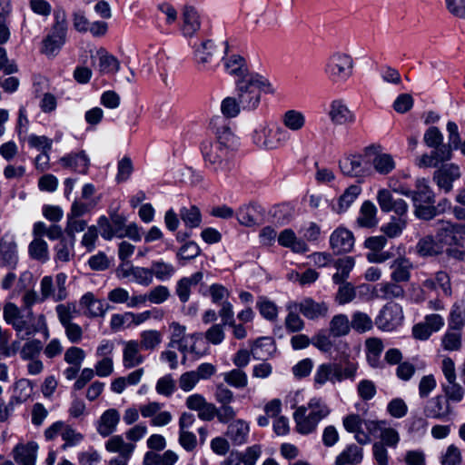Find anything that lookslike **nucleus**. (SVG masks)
<instances>
[{
  "mask_svg": "<svg viewBox=\"0 0 465 465\" xmlns=\"http://www.w3.org/2000/svg\"><path fill=\"white\" fill-rule=\"evenodd\" d=\"M239 144V139L229 127L218 129L214 140H206L201 145L205 165L215 174L227 176L234 169Z\"/></svg>",
  "mask_w": 465,
  "mask_h": 465,
  "instance_id": "nucleus-1",
  "label": "nucleus"
},
{
  "mask_svg": "<svg viewBox=\"0 0 465 465\" xmlns=\"http://www.w3.org/2000/svg\"><path fill=\"white\" fill-rule=\"evenodd\" d=\"M236 95L242 105V110L252 111L256 109L261 102V95L273 94L272 84L258 74H245L236 80Z\"/></svg>",
  "mask_w": 465,
  "mask_h": 465,
  "instance_id": "nucleus-2",
  "label": "nucleus"
},
{
  "mask_svg": "<svg viewBox=\"0 0 465 465\" xmlns=\"http://www.w3.org/2000/svg\"><path fill=\"white\" fill-rule=\"evenodd\" d=\"M3 318L8 325L13 327L17 336H20L22 333H25L26 336H32L42 331H45V336L48 335L45 317L43 314L35 318L33 312L29 310L25 318L20 309L13 302H6L4 305Z\"/></svg>",
  "mask_w": 465,
  "mask_h": 465,
  "instance_id": "nucleus-3",
  "label": "nucleus"
},
{
  "mask_svg": "<svg viewBox=\"0 0 465 465\" xmlns=\"http://www.w3.org/2000/svg\"><path fill=\"white\" fill-rule=\"evenodd\" d=\"M358 369V362L351 360L322 363L315 370L313 386L315 389H321L327 382L335 384L345 380L354 381L357 377Z\"/></svg>",
  "mask_w": 465,
  "mask_h": 465,
  "instance_id": "nucleus-4",
  "label": "nucleus"
},
{
  "mask_svg": "<svg viewBox=\"0 0 465 465\" xmlns=\"http://www.w3.org/2000/svg\"><path fill=\"white\" fill-rule=\"evenodd\" d=\"M330 413V407L322 398H312L307 406L298 407L293 413L296 430L302 435L314 432L321 420Z\"/></svg>",
  "mask_w": 465,
  "mask_h": 465,
  "instance_id": "nucleus-5",
  "label": "nucleus"
},
{
  "mask_svg": "<svg viewBox=\"0 0 465 465\" xmlns=\"http://www.w3.org/2000/svg\"><path fill=\"white\" fill-rule=\"evenodd\" d=\"M436 239L441 251L456 259H462L465 246V225L452 223L449 221L439 220L435 223Z\"/></svg>",
  "mask_w": 465,
  "mask_h": 465,
  "instance_id": "nucleus-6",
  "label": "nucleus"
},
{
  "mask_svg": "<svg viewBox=\"0 0 465 465\" xmlns=\"http://www.w3.org/2000/svg\"><path fill=\"white\" fill-rule=\"evenodd\" d=\"M291 135L282 126H272L267 122H262L255 125L252 134V143L261 150H278L288 143Z\"/></svg>",
  "mask_w": 465,
  "mask_h": 465,
  "instance_id": "nucleus-7",
  "label": "nucleus"
},
{
  "mask_svg": "<svg viewBox=\"0 0 465 465\" xmlns=\"http://www.w3.org/2000/svg\"><path fill=\"white\" fill-rule=\"evenodd\" d=\"M54 24L42 41L41 52L46 56H55L66 42L67 19L63 9H56L54 12Z\"/></svg>",
  "mask_w": 465,
  "mask_h": 465,
  "instance_id": "nucleus-8",
  "label": "nucleus"
},
{
  "mask_svg": "<svg viewBox=\"0 0 465 465\" xmlns=\"http://www.w3.org/2000/svg\"><path fill=\"white\" fill-rule=\"evenodd\" d=\"M353 58L343 52H335L327 59L324 73L333 83H344L353 72Z\"/></svg>",
  "mask_w": 465,
  "mask_h": 465,
  "instance_id": "nucleus-9",
  "label": "nucleus"
},
{
  "mask_svg": "<svg viewBox=\"0 0 465 465\" xmlns=\"http://www.w3.org/2000/svg\"><path fill=\"white\" fill-rule=\"evenodd\" d=\"M193 57L199 70L213 71L219 66L226 47L219 48L212 40H205L193 46Z\"/></svg>",
  "mask_w": 465,
  "mask_h": 465,
  "instance_id": "nucleus-10",
  "label": "nucleus"
},
{
  "mask_svg": "<svg viewBox=\"0 0 465 465\" xmlns=\"http://www.w3.org/2000/svg\"><path fill=\"white\" fill-rule=\"evenodd\" d=\"M402 307L398 303H387L380 311L375 319L377 327L385 331H391L401 325L403 322Z\"/></svg>",
  "mask_w": 465,
  "mask_h": 465,
  "instance_id": "nucleus-11",
  "label": "nucleus"
},
{
  "mask_svg": "<svg viewBox=\"0 0 465 465\" xmlns=\"http://www.w3.org/2000/svg\"><path fill=\"white\" fill-rule=\"evenodd\" d=\"M66 279L64 272L56 274L54 281L51 276H45L40 282L43 299L53 298L55 302L64 300L67 296Z\"/></svg>",
  "mask_w": 465,
  "mask_h": 465,
  "instance_id": "nucleus-12",
  "label": "nucleus"
},
{
  "mask_svg": "<svg viewBox=\"0 0 465 465\" xmlns=\"http://www.w3.org/2000/svg\"><path fill=\"white\" fill-rule=\"evenodd\" d=\"M461 175L460 166L455 163H443L433 173V181L440 190L450 193L453 188V183Z\"/></svg>",
  "mask_w": 465,
  "mask_h": 465,
  "instance_id": "nucleus-13",
  "label": "nucleus"
},
{
  "mask_svg": "<svg viewBox=\"0 0 465 465\" xmlns=\"http://www.w3.org/2000/svg\"><path fill=\"white\" fill-rule=\"evenodd\" d=\"M451 413V407L442 395H437L428 400L423 408L426 418L444 420Z\"/></svg>",
  "mask_w": 465,
  "mask_h": 465,
  "instance_id": "nucleus-14",
  "label": "nucleus"
},
{
  "mask_svg": "<svg viewBox=\"0 0 465 465\" xmlns=\"http://www.w3.org/2000/svg\"><path fill=\"white\" fill-rule=\"evenodd\" d=\"M377 202L384 213L394 212L399 216H404L408 212L407 203L402 199H394L387 189L378 191Z\"/></svg>",
  "mask_w": 465,
  "mask_h": 465,
  "instance_id": "nucleus-15",
  "label": "nucleus"
},
{
  "mask_svg": "<svg viewBox=\"0 0 465 465\" xmlns=\"http://www.w3.org/2000/svg\"><path fill=\"white\" fill-rule=\"evenodd\" d=\"M293 307L309 320L325 317L329 312V306L325 302H317L312 298H305L299 303L294 302Z\"/></svg>",
  "mask_w": 465,
  "mask_h": 465,
  "instance_id": "nucleus-16",
  "label": "nucleus"
},
{
  "mask_svg": "<svg viewBox=\"0 0 465 465\" xmlns=\"http://www.w3.org/2000/svg\"><path fill=\"white\" fill-rule=\"evenodd\" d=\"M201 28L200 15L195 7L185 5L182 12L181 33L184 37H193Z\"/></svg>",
  "mask_w": 465,
  "mask_h": 465,
  "instance_id": "nucleus-17",
  "label": "nucleus"
},
{
  "mask_svg": "<svg viewBox=\"0 0 465 465\" xmlns=\"http://www.w3.org/2000/svg\"><path fill=\"white\" fill-rule=\"evenodd\" d=\"M328 115L335 125H347L355 121L354 114L341 100H334L331 103Z\"/></svg>",
  "mask_w": 465,
  "mask_h": 465,
  "instance_id": "nucleus-18",
  "label": "nucleus"
},
{
  "mask_svg": "<svg viewBox=\"0 0 465 465\" xmlns=\"http://www.w3.org/2000/svg\"><path fill=\"white\" fill-rule=\"evenodd\" d=\"M120 419V412L116 409L111 408L104 411L96 422L98 434L104 438L112 435L116 430Z\"/></svg>",
  "mask_w": 465,
  "mask_h": 465,
  "instance_id": "nucleus-19",
  "label": "nucleus"
},
{
  "mask_svg": "<svg viewBox=\"0 0 465 465\" xmlns=\"http://www.w3.org/2000/svg\"><path fill=\"white\" fill-rule=\"evenodd\" d=\"M405 196L411 197L413 204H418L419 203L432 204L435 202L434 192L426 178H418L415 182V189H409V193H406Z\"/></svg>",
  "mask_w": 465,
  "mask_h": 465,
  "instance_id": "nucleus-20",
  "label": "nucleus"
},
{
  "mask_svg": "<svg viewBox=\"0 0 465 465\" xmlns=\"http://www.w3.org/2000/svg\"><path fill=\"white\" fill-rule=\"evenodd\" d=\"M452 157L450 147L440 146L430 153H424L416 159V165L419 168L436 167L439 163L447 162Z\"/></svg>",
  "mask_w": 465,
  "mask_h": 465,
  "instance_id": "nucleus-21",
  "label": "nucleus"
},
{
  "mask_svg": "<svg viewBox=\"0 0 465 465\" xmlns=\"http://www.w3.org/2000/svg\"><path fill=\"white\" fill-rule=\"evenodd\" d=\"M249 433V423L244 420L237 419L229 423L225 435L233 445L241 446L248 441Z\"/></svg>",
  "mask_w": 465,
  "mask_h": 465,
  "instance_id": "nucleus-22",
  "label": "nucleus"
},
{
  "mask_svg": "<svg viewBox=\"0 0 465 465\" xmlns=\"http://www.w3.org/2000/svg\"><path fill=\"white\" fill-rule=\"evenodd\" d=\"M421 287L429 292H440L445 296L451 295V285L449 275L445 272H438L433 277L422 282Z\"/></svg>",
  "mask_w": 465,
  "mask_h": 465,
  "instance_id": "nucleus-23",
  "label": "nucleus"
},
{
  "mask_svg": "<svg viewBox=\"0 0 465 465\" xmlns=\"http://www.w3.org/2000/svg\"><path fill=\"white\" fill-rule=\"evenodd\" d=\"M330 244L337 253L348 252L353 248L354 237L349 230L338 228L331 234Z\"/></svg>",
  "mask_w": 465,
  "mask_h": 465,
  "instance_id": "nucleus-24",
  "label": "nucleus"
},
{
  "mask_svg": "<svg viewBox=\"0 0 465 465\" xmlns=\"http://www.w3.org/2000/svg\"><path fill=\"white\" fill-rule=\"evenodd\" d=\"M141 347L135 340L124 342L123 366L125 369H133L144 361V357L140 352Z\"/></svg>",
  "mask_w": 465,
  "mask_h": 465,
  "instance_id": "nucleus-25",
  "label": "nucleus"
},
{
  "mask_svg": "<svg viewBox=\"0 0 465 465\" xmlns=\"http://www.w3.org/2000/svg\"><path fill=\"white\" fill-rule=\"evenodd\" d=\"M18 262L17 245L13 239L0 240V266L15 269Z\"/></svg>",
  "mask_w": 465,
  "mask_h": 465,
  "instance_id": "nucleus-26",
  "label": "nucleus"
},
{
  "mask_svg": "<svg viewBox=\"0 0 465 465\" xmlns=\"http://www.w3.org/2000/svg\"><path fill=\"white\" fill-rule=\"evenodd\" d=\"M38 445L31 441L27 444H18L14 449V459L20 465H35Z\"/></svg>",
  "mask_w": 465,
  "mask_h": 465,
  "instance_id": "nucleus-27",
  "label": "nucleus"
},
{
  "mask_svg": "<svg viewBox=\"0 0 465 465\" xmlns=\"http://www.w3.org/2000/svg\"><path fill=\"white\" fill-rule=\"evenodd\" d=\"M390 268L391 270V281L395 282H402L410 280L413 264L408 258L401 256L396 258L391 263Z\"/></svg>",
  "mask_w": 465,
  "mask_h": 465,
  "instance_id": "nucleus-28",
  "label": "nucleus"
},
{
  "mask_svg": "<svg viewBox=\"0 0 465 465\" xmlns=\"http://www.w3.org/2000/svg\"><path fill=\"white\" fill-rule=\"evenodd\" d=\"M170 341L168 347H177L180 351L185 353L188 350V337L186 335V327L177 322L169 324Z\"/></svg>",
  "mask_w": 465,
  "mask_h": 465,
  "instance_id": "nucleus-29",
  "label": "nucleus"
},
{
  "mask_svg": "<svg viewBox=\"0 0 465 465\" xmlns=\"http://www.w3.org/2000/svg\"><path fill=\"white\" fill-rule=\"evenodd\" d=\"M279 244L290 248L297 253H304L309 252V247L304 240L298 238L292 229H284L278 235Z\"/></svg>",
  "mask_w": 465,
  "mask_h": 465,
  "instance_id": "nucleus-30",
  "label": "nucleus"
},
{
  "mask_svg": "<svg viewBox=\"0 0 465 465\" xmlns=\"http://www.w3.org/2000/svg\"><path fill=\"white\" fill-rule=\"evenodd\" d=\"M404 293V289L395 282H381L372 290L373 297L382 300L402 298Z\"/></svg>",
  "mask_w": 465,
  "mask_h": 465,
  "instance_id": "nucleus-31",
  "label": "nucleus"
},
{
  "mask_svg": "<svg viewBox=\"0 0 465 465\" xmlns=\"http://www.w3.org/2000/svg\"><path fill=\"white\" fill-rule=\"evenodd\" d=\"M80 306L84 309V315L90 318L103 317L106 312L104 302L96 299L92 292H86L82 296Z\"/></svg>",
  "mask_w": 465,
  "mask_h": 465,
  "instance_id": "nucleus-32",
  "label": "nucleus"
},
{
  "mask_svg": "<svg viewBox=\"0 0 465 465\" xmlns=\"http://www.w3.org/2000/svg\"><path fill=\"white\" fill-rule=\"evenodd\" d=\"M60 163L65 168H72L80 173H86L90 160L84 152L69 153L60 159Z\"/></svg>",
  "mask_w": 465,
  "mask_h": 465,
  "instance_id": "nucleus-33",
  "label": "nucleus"
},
{
  "mask_svg": "<svg viewBox=\"0 0 465 465\" xmlns=\"http://www.w3.org/2000/svg\"><path fill=\"white\" fill-rule=\"evenodd\" d=\"M362 459L363 450L355 444H351L336 457L334 465H359Z\"/></svg>",
  "mask_w": 465,
  "mask_h": 465,
  "instance_id": "nucleus-34",
  "label": "nucleus"
},
{
  "mask_svg": "<svg viewBox=\"0 0 465 465\" xmlns=\"http://www.w3.org/2000/svg\"><path fill=\"white\" fill-rule=\"evenodd\" d=\"M281 122L287 131L299 132L305 126L306 119L301 111L291 109L282 114Z\"/></svg>",
  "mask_w": 465,
  "mask_h": 465,
  "instance_id": "nucleus-35",
  "label": "nucleus"
},
{
  "mask_svg": "<svg viewBox=\"0 0 465 465\" xmlns=\"http://www.w3.org/2000/svg\"><path fill=\"white\" fill-rule=\"evenodd\" d=\"M361 155H350L340 161V169L347 176L361 177L364 174Z\"/></svg>",
  "mask_w": 465,
  "mask_h": 465,
  "instance_id": "nucleus-36",
  "label": "nucleus"
},
{
  "mask_svg": "<svg viewBox=\"0 0 465 465\" xmlns=\"http://www.w3.org/2000/svg\"><path fill=\"white\" fill-rule=\"evenodd\" d=\"M377 208L371 201H365L360 209V213L357 218V223L360 227L371 228L378 223L376 218Z\"/></svg>",
  "mask_w": 465,
  "mask_h": 465,
  "instance_id": "nucleus-37",
  "label": "nucleus"
},
{
  "mask_svg": "<svg viewBox=\"0 0 465 465\" xmlns=\"http://www.w3.org/2000/svg\"><path fill=\"white\" fill-rule=\"evenodd\" d=\"M135 446L124 441L121 435H114L105 442V450L109 452H118L120 456L131 458Z\"/></svg>",
  "mask_w": 465,
  "mask_h": 465,
  "instance_id": "nucleus-38",
  "label": "nucleus"
},
{
  "mask_svg": "<svg viewBox=\"0 0 465 465\" xmlns=\"http://www.w3.org/2000/svg\"><path fill=\"white\" fill-rule=\"evenodd\" d=\"M374 171L381 175H388L396 167V162L390 153H376L371 161Z\"/></svg>",
  "mask_w": 465,
  "mask_h": 465,
  "instance_id": "nucleus-39",
  "label": "nucleus"
},
{
  "mask_svg": "<svg viewBox=\"0 0 465 465\" xmlns=\"http://www.w3.org/2000/svg\"><path fill=\"white\" fill-rule=\"evenodd\" d=\"M354 259L347 256L344 258L338 259L334 262V267L337 269V272L333 274L332 281L335 284L344 283L349 278L351 271L354 267Z\"/></svg>",
  "mask_w": 465,
  "mask_h": 465,
  "instance_id": "nucleus-40",
  "label": "nucleus"
},
{
  "mask_svg": "<svg viewBox=\"0 0 465 465\" xmlns=\"http://www.w3.org/2000/svg\"><path fill=\"white\" fill-rule=\"evenodd\" d=\"M438 241L431 235H427L419 240L416 244V252L421 257L435 256L443 252L438 244Z\"/></svg>",
  "mask_w": 465,
  "mask_h": 465,
  "instance_id": "nucleus-41",
  "label": "nucleus"
},
{
  "mask_svg": "<svg viewBox=\"0 0 465 465\" xmlns=\"http://www.w3.org/2000/svg\"><path fill=\"white\" fill-rule=\"evenodd\" d=\"M361 193V188L357 184L349 186L339 197L337 208H333L337 213H344L355 202Z\"/></svg>",
  "mask_w": 465,
  "mask_h": 465,
  "instance_id": "nucleus-42",
  "label": "nucleus"
},
{
  "mask_svg": "<svg viewBox=\"0 0 465 465\" xmlns=\"http://www.w3.org/2000/svg\"><path fill=\"white\" fill-rule=\"evenodd\" d=\"M179 216L187 228L193 229L201 225L202 214L195 205L182 207L179 211Z\"/></svg>",
  "mask_w": 465,
  "mask_h": 465,
  "instance_id": "nucleus-43",
  "label": "nucleus"
},
{
  "mask_svg": "<svg viewBox=\"0 0 465 465\" xmlns=\"http://www.w3.org/2000/svg\"><path fill=\"white\" fill-rule=\"evenodd\" d=\"M28 253L34 260H37L41 262H45L49 260V249L47 242L38 237L34 239L28 246Z\"/></svg>",
  "mask_w": 465,
  "mask_h": 465,
  "instance_id": "nucleus-44",
  "label": "nucleus"
},
{
  "mask_svg": "<svg viewBox=\"0 0 465 465\" xmlns=\"http://www.w3.org/2000/svg\"><path fill=\"white\" fill-rule=\"evenodd\" d=\"M163 341V335L156 330H146L140 333L139 346L144 351H154Z\"/></svg>",
  "mask_w": 465,
  "mask_h": 465,
  "instance_id": "nucleus-45",
  "label": "nucleus"
},
{
  "mask_svg": "<svg viewBox=\"0 0 465 465\" xmlns=\"http://www.w3.org/2000/svg\"><path fill=\"white\" fill-rule=\"evenodd\" d=\"M351 323L345 314H337L330 322V333L333 337L345 336L350 332Z\"/></svg>",
  "mask_w": 465,
  "mask_h": 465,
  "instance_id": "nucleus-46",
  "label": "nucleus"
},
{
  "mask_svg": "<svg viewBox=\"0 0 465 465\" xmlns=\"http://www.w3.org/2000/svg\"><path fill=\"white\" fill-rule=\"evenodd\" d=\"M442 391L445 394L444 398L448 402H460L465 395V390L457 382V380L448 381L442 384Z\"/></svg>",
  "mask_w": 465,
  "mask_h": 465,
  "instance_id": "nucleus-47",
  "label": "nucleus"
},
{
  "mask_svg": "<svg viewBox=\"0 0 465 465\" xmlns=\"http://www.w3.org/2000/svg\"><path fill=\"white\" fill-rule=\"evenodd\" d=\"M33 393V385L27 379L18 380L14 386V397L15 403L22 404L25 402Z\"/></svg>",
  "mask_w": 465,
  "mask_h": 465,
  "instance_id": "nucleus-48",
  "label": "nucleus"
},
{
  "mask_svg": "<svg viewBox=\"0 0 465 465\" xmlns=\"http://www.w3.org/2000/svg\"><path fill=\"white\" fill-rule=\"evenodd\" d=\"M224 67L228 74L235 75L238 78L242 77L245 74H250L247 71L244 59L238 54H233L228 57L224 62Z\"/></svg>",
  "mask_w": 465,
  "mask_h": 465,
  "instance_id": "nucleus-49",
  "label": "nucleus"
},
{
  "mask_svg": "<svg viewBox=\"0 0 465 465\" xmlns=\"http://www.w3.org/2000/svg\"><path fill=\"white\" fill-rule=\"evenodd\" d=\"M99 70L102 74H116L120 69V62L104 50L98 51Z\"/></svg>",
  "mask_w": 465,
  "mask_h": 465,
  "instance_id": "nucleus-50",
  "label": "nucleus"
},
{
  "mask_svg": "<svg viewBox=\"0 0 465 465\" xmlns=\"http://www.w3.org/2000/svg\"><path fill=\"white\" fill-rule=\"evenodd\" d=\"M54 261L56 262H68L74 257V240L68 242L61 239L54 247Z\"/></svg>",
  "mask_w": 465,
  "mask_h": 465,
  "instance_id": "nucleus-51",
  "label": "nucleus"
},
{
  "mask_svg": "<svg viewBox=\"0 0 465 465\" xmlns=\"http://www.w3.org/2000/svg\"><path fill=\"white\" fill-rule=\"evenodd\" d=\"M351 327L357 332L364 333L373 327V322L370 315L362 312H355L351 315Z\"/></svg>",
  "mask_w": 465,
  "mask_h": 465,
  "instance_id": "nucleus-52",
  "label": "nucleus"
},
{
  "mask_svg": "<svg viewBox=\"0 0 465 465\" xmlns=\"http://www.w3.org/2000/svg\"><path fill=\"white\" fill-rule=\"evenodd\" d=\"M151 271L153 277L155 276L157 280L163 282L169 280L175 272V269L173 264L162 260L153 262Z\"/></svg>",
  "mask_w": 465,
  "mask_h": 465,
  "instance_id": "nucleus-53",
  "label": "nucleus"
},
{
  "mask_svg": "<svg viewBox=\"0 0 465 465\" xmlns=\"http://www.w3.org/2000/svg\"><path fill=\"white\" fill-rule=\"evenodd\" d=\"M223 381L228 385L236 389L244 388L248 384V377L246 372L239 368L224 372Z\"/></svg>",
  "mask_w": 465,
  "mask_h": 465,
  "instance_id": "nucleus-54",
  "label": "nucleus"
},
{
  "mask_svg": "<svg viewBox=\"0 0 465 465\" xmlns=\"http://www.w3.org/2000/svg\"><path fill=\"white\" fill-rule=\"evenodd\" d=\"M407 224L406 219L402 216L399 218L392 217L391 221L383 224L381 231L390 238H395L400 236Z\"/></svg>",
  "mask_w": 465,
  "mask_h": 465,
  "instance_id": "nucleus-55",
  "label": "nucleus"
},
{
  "mask_svg": "<svg viewBox=\"0 0 465 465\" xmlns=\"http://www.w3.org/2000/svg\"><path fill=\"white\" fill-rule=\"evenodd\" d=\"M176 390V381L171 374L159 378L155 384V391L159 395L171 397Z\"/></svg>",
  "mask_w": 465,
  "mask_h": 465,
  "instance_id": "nucleus-56",
  "label": "nucleus"
},
{
  "mask_svg": "<svg viewBox=\"0 0 465 465\" xmlns=\"http://www.w3.org/2000/svg\"><path fill=\"white\" fill-rule=\"evenodd\" d=\"M443 134L436 126L428 128L423 135L424 143L434 150H438L440 146H448L443 143Z\"/></svg>",
  "mask_w": 465,
  "mask_h": 465,
  "instance_id": "nucleus-57",
  "label": "nucleus"
},
{
  "mask_svg": "<svg viewBox=\"0 0 465 465\" xmlns=\"http://www.w3.org/2000/svg\"><path fill=\"white\" fill-rule=\"evenodd\" d=\"M241 110H242V105L237 95L234 97L228 96L224 98L221 104V111L223 114L228 118L236 117Z\"/></svg>",
  "mask_w": 465,
  "mask_h": 465,
  "instance_id": "nucleus-58",
  "label": "nucleus"
},
{
  "mask_svg": "<svg viewBox=\"0 0 465 465\" xmlns=\"http://www.w3.org/2000/svg\"><path fill=\"white\" fill-rule=\"evenodd\" d=\"M43 349L41 341L28 340L20 350V357L25 361L35 359Z\"/></svg>",
  "mask_w": 465,
  "mask_h": 465,
  "instance_id": "nucleus-59",
  "label": "nucleus"
},
{
  "mask_svg": "<svg viewBox=\"0 0 465 465\" xmlns=\"http://www.w3.org/2000/svg\"><path fill=\"white\" fill-rule=\"evenodd\" d=\"M381 443L384 446L395 449L397 448L401 437L398 430L394 428L389 427L388 424L384 425L380 433Z\"/></svg>",
  "mask_w": 465,
  "mask_h": 465,
  "instance_id": "nucleus-60",
  "label": "nucleus"
},
{
  "mask_svg": "<svg viewBox=\"0 0 465 465\" xmlns=\"http://www.w3.org/2000/svg\"><path fill=\"white\" fill-rule=\"evenodd\" d=\"M289 313L285 318V327L290 332H297L304 328V322L302 319L293 311V303L287 306Z\"/></svg>",
  "mask_w": 465,
  "mask_h": 465,
  "instance_id": "nucleus-61",
  "label": "nucleus"
},
{
  "mask_svg": "<svg viewBox=\"0 0 465 465\" xmlns=\"http://www.w3.org/2000/svg\"><path fill=\"white\" fill-rule=\"evenodd\" d=\"M170 290L164 285H157L146 293V299L153 304L163 303L170 298Z\"/></svg>",
  "mask_w": 465,
  "mask_h": 465,
  "instance_id": "nucleus-62",
  "label": "nucleus"
},
{
  "mask_svg": "<svg viewBox=\"0 0 465 465\" xmlns=\"http://www.w3.org/2000/svg\"><path fill=\"white\" fill-rule=\"evenodd\" d=\"M260 313L267 320L273 321L277 318L278 309L275 303L265 297H260L257 302Z\"/></svg>",
  "mask_w": 465,
  "mask_h": 465,
  "instance_id": "nucleus-63",
  "label": "nucleus"
},
{
  "mask_svg": "<svg viewBox=\"0 0 465 465\" xmlns=\"http://www.w3.org/2000/svg\"><path fill=\"white\" fill-rule=\"evenodd\" d=\"M461 460L460 450L454 444H450L440 457L441 465H460Z\"/></svg>",
  "mask_w": 465,
  "mask_h": 465,
  "instance_id": "nucleus-64",
  "label": "nucleus"
}]
</instances>
